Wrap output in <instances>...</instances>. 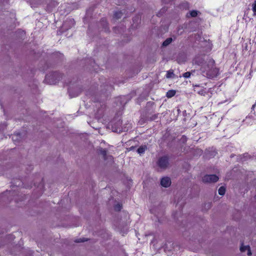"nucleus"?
<instances>
[{"label": "nucleus", "instance_id": "obj_20", "mask_svg": "<svg viewBox=\"0 0 256 256\" xmlns=\"http://www.w3.org/2000/svg\"><path fill=\"white\" fill-rule=\"evenodd\" d=\"M252 10L254 12V15L256 16V0L254 2L252 5Z\"/></svg>", "mask_w": 256, "mask_h": 256}, {"label": "nucleus", "instance_id": "obj_4", "mask_svg": "<svg viewBox=\"0 0 256 256\" xmlns=\"http://www.w3.org/2000/svg\"><path fill=\"white\" fill-rule=\"evenodd\" d=\"M240 250V251L242 252H244L247 250V254L248 256H250L252 254L250 246L248 245L244 246L243 242L241 244Z\"/></svg>", "mask_w": 256, "mask_h": 256}, {"label": "nucleus", "instance_id": "obj_9", "mask_svg": "<svg viewBox=\"0 0 256 256\" xmlns=\"http://www.w3.org/2000/svg\"><path fill=\"white\" fill-rule=\"evenodd\" d=\"M146 149L147 147L146 146H142L138 148L137 152L138 154H144Z\"/></svg>", "mask_w": 256, "mask_h": 256}, {"label": "nucleus", "instance_id": "obj_18", "mask_svg": "<svg viewBox=\"0 0 256 256\" xmlns=\"http://www.w3.org/2000/svg\"><path fill=\"white\" fill-rule=\"evenodd\" d=\"M198 12L197 10H193L190 12V14L192 17H196L197 16Z\"/></svg>", "mask_w": 256, "mask_h": 256}, {"label": "nucleus", "instance_id": "obj_27", "mask_svg": "<svg viewBox=\"0 0 256 256\" xmlns=\"http://www.w3.org/2000/svg\"><path fill=\"white\" fill-rule=\"evenodd\" d=\"M40 185L42 188H43V187H44V184H43V183H41V184H40Z\"/></svg>", "mask_w": 256, "mask_h": 256}, {"label": "nucleus", "instance_id": "obj_22", "mask_svg": "<svg viewBox=\"0 0 256 256\" xmlns=\"http://www.w3.org/2000/svg\"><path fill=\"white\" fill-rule=\"evenodd\" d=\"M198 93L200 95L204 96V94H206V92L204 90L202 89L198 91Z\"/></svg>", "mask_w": 256, "mask_h": 256}, {"label": "nucleus", "instance_id": "obj_24", "mask_svg": "<svg viewBox=\"0 0 256 256\" xmlns=\"http://www.w3.org/2000/svg\"><path fill=\"white\" fill-rule=\"evenodd\" d=\"M156 164L158 166H160V158H158L156 161Z\"/></svg>", "mask_w": 256, "mask_h": 256}, {"label": "nucleus", "instance_id": "obj_12", "mask_svg": "<svg viewBox=\"0 0 256 256\" xmlns=\"http://www.w3.org/2000/svg\"><path fill=\"white\" fill-rule=\"evenodd\" d=\"M20 136L19 133L16 134H14L12 136V140L13 141L15 142H18L20 141Z\"/></svg>", "mask_w": 256, "mask_h": 256}, {"label": "nucleus", "instance_id": "obj_26", "mask_svg": "<svg viewBox=\"0 0 256 256\" xmlns=\"http://www.w3.org/2000/svg\"><path fill=\"white\" fill-rule=\"evenodd\" d=\"M134 147L132 146H131V147H130V150H134Z\"/></svg>", "mask_w": 256, "mask_h": 256}, {"label": "nucleus", "instance_id": "obj_25", "mask_svg": "<svg viewBox=\"0 0 256 256\" xmlns=\"http://www.w3.org/2000/svg\"><path fill=\"white\" fill-rule=\"evenodd\" d=\"M118 29H119V27L116 26L114 28V32L116 33L117 30L118 31Z\"/></svg>", "mask_w": 256, "mask_h": 256}, {"label": "nucleus", "instance_id": "obj_7", "mask_svg": "<svg viewBox=\"0 0 256 256\" xmlns=\"http://www.w3.org/2000/svg\"><path fill=\"white\" fill-rule=\"evenodd\" d=\"M168 165V159L167 156L161 157V168H165Z\"/></svg>", "mask_w": 256, "mask_h": 256}, {"label": "nucleus", "instance_id": "obj_23", "mask_svg": "<svg viewBox=\"0 0 256 256\" xmlns=\"http://www.w3.org/2000/svg\"><path fill=\"white\" fill-rule=\"evenodd\" d=\"M157 118H158L157 116L154 115L152 117H150L148 120L150 121L154 120H155Z\"/></svg>", "mask_w": 256, "mask_h": 256}, {"label": "nucleus", "instance_id": "obj_11", "mask_svg": "<svg viewBox=\"0 0 256 256\" xmlns=\"http://www.w3.org/2000/svg\"><path fill=\"white\" fill-rule=\"evenodd\" d=\"M123 15L122 11H117L114 13V18L116 20L120 18Z\"/></svg>", "mask_w": 256, "mask_h": 256}, {"label": "nucleus", "instance_id": "obj_17", "mask_svg": "<svg viewBox=\"0 0 256 256\" xmlns=\"http://www.w3.org/2000/svg\"><path fill=\"white\" fill-rule=\"evenodd\" d=\"M150 212L152 214H154L156 217H158V221H159V218L158 217V214L156 213V208H150Z\"/></svg>", "mask_w": 256, "mask_h": 256}, {"label": "nucleus", "instance_id": "obj_3", "mask_svg": "<svg viewBox=\"0 0 256 256\" xmlns=\"http://www.w3.org/2000/svg\"><path fill=\"white\" fill-rule=\"evenodd\" d=\"M218 180L216 174L206 175L202 178V182L206 183L215 182Z\"/></svg>", "mask_w": 256, "mask_h": 256}, {"label": "nucleus", "instance_id": "obj_21", "mask_svg": "<svg viewBox=\"0 0 256 256\" xmlns=\"http://www.w3.org/2000/svg\"><path fill=\"white\" fill-rule=\"evenodd\" d=\"M191 74L192 73L190 72H184V74H183L182 76L185 78H188L190 77Z\"/></svg>", "mask_w": 256, "mask_h": 256}, {"label": "nucleus", "instance_id": "obj_1", "mask_svg": "<svg viewBox=\"0 0 256 256\" xmlns=\"http://www.w3.org/2000/svg\"><path fill=\"white\" fill-rule=\"evenodd\" d=\"M194 62L200 66L202 72L208 76L214 77L218 73V70L215 67L214 61L212 58L198 56L194 59Z\"/></svg>", "mask_w": 256, "mask_h": 256}, {"label": "nucleus", "instance_id": "obj_10", "mask_svg": "<svg viewBox=\"0 0 256 256\" xmlns=\"http://www.w3.org/2000/svg\"><path fill=\"white\" fill-rule=\"evenodd\" d=\"M176 94L175 90H169L166 94V96L168 98H171L174 96Z\"/></svg>", "mask_w": 256, "mask_h": 256}, {"label": "nucleus", "instance_id": "obj_14", "mask_svg": "<svg viewBox=\"0 0 256 256\" xmlns=\"http://www.w3.org/2000/svg\"><path fill=\"white\" fill-rule=\"evenodd\" d=\"M122 204L120 203H118L114 206V210L116 211L119 212L120 211L122 208Z\"/></svg>", "mask_w": 256, "mask_h": 256}, {"label": "nucleus", "instance_id": "obj_16", "mask_svg": "<svg viewBox=\"0 0 256 256\" xmlns=\"http://www.w3.org/2000/svg\"><path fill=\"white\" fill-rule=\"evenodd\" d=\"M100 153L102 155L104 159L106 160V154H107V150L106 149L102 148L100 150Z\"/></svg>", "mask_w": 256, "mask_h": 256}, {"label": "nucleus", "instance_id": "obj_15", "mask_svg": "<svg viewBox=\"0 0 256 256\" xmlns=\"http://www.w3.org/2000/svg\"><path fill=\"white\" fill-rule=\"evenodd\" d=\"M226 192V188L224 186H220L218 189V194L221 196H223L224 194Z\"/></svg>", "mask_w": 256, "mask_h": 256}, {"label": "nucleus", "instance_id": "obj_13", "mask_svg": "<svg viewBox=\"0 0 256 256\" xmlns=\"http://www.w3.org/2000/svg\"><path fill=\"white\" fill-rule=\"evenodd\" d=\"M174 72L172 70L167 71L166 74V78H172L174 77Z\"/></svg>", "mask_w": 256, "mask_h": 256}, {"label": "nucleus", "instance_id": "obj_19", "mask_svg": "<svg viewBox=\"0 0 256 256\" xmlns=\"http://www.w3.org/2000/svg\"><path fill=\"white\" fill-rule=\"evenodd\" d=\"M87 240H88V239H86L85 238H77V239L75 240H74V242L76 243H80V242H86Z\"/></svg>", "mask_w": 256, "mask_h": 256}, {"label": "nucleus", "instance_id": "obj_8", "mask_svg": "<svg viewBox=\"0 0 256 256\" xmlns=\"http://www.w3.org/2000/svg\"><path fill=\"white\" fill-rule=\"evenodd\" d=\"M174 40L172 38H166L162 44V46L166 47L168 46Z\"/></svg>", "mask_w": 256, "mask_h": 256}, {"label": "nucleus", "instance_id": "obj_6", "mask_svg": "<svg viewBox=\"0 0 256 256\" xmlns=\"http://www.w3.org/2000/svg\"><path fill=\"white\" fill-rule=\"evenodd\" d=\"M100 24L104 29L106 32H110V30L108 26V22L105 18H102L100 21Z\"/></svg>", "mask_w": 256, "mask_h": 256}, {"label": "nucleus", "instance_id": "obj_2", "mask_svg": "<svg viewBox=\"0 0 256 256\" xmlns=\"http://www.w3.org/2000/svg\"><path fill=\"white\" fill-rule=\"evenodd\" d=\"M62 78V75L58 72H54L46 76L44 80L50 84H55Z\"/></svg>", "mask_w": 256, "mask_h": 256}, {"label": "nucleus", "instance_id": "obj_5", "mask_svg": "<svg viewBox=\"0 0 256 256\" xmlns=\"http://www.w3.org/2000/svg\"><path fill=\"white\" fill-rule=\"evenodd\" d=\"M171 184L170 178L168 177H164L161 179V186L165 188L170 186Z\"/></svg>", "mask_w": 256, "mask_h": 256}]
</instances>
